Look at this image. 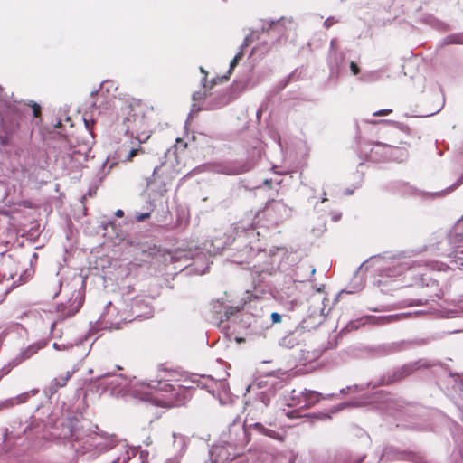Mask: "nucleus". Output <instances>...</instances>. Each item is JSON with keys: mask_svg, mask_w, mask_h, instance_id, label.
Masks as SVG:
<instances>
[{"mask_svg": "<svg viewBox=\"0 0 463 463\" xmlns=\"http://www.w3.org/2000/svg\"><path fill=\"white\" fill-rule=\"evenodd\" d=\"M392 112V109H381L373 113L374 117L385 116Z\"/></svg>", "mask_w": 463, "mask_h": 463, "instance_id": "33", "label": "nucleus"}, {"mask_svg": "<svg viewBox=\"0 0 463 463\" xmlns=\"http://www.w3.org/2000/svg\"><path fill=\"white\" fill-rule=\"evenodd\" d=\"M103 319L110 324V328L118 329L122 323L130 322L132 315L126 309H118L113 307L111 302H109L105 312L103 313Z\"/></svg>", "mask_w": 463, "mask_h": 463, "instance_id": "8", "label": "nucleus"}, {"mask_svg": "<svg viewBox=\"0 0 463 463\" xmlns=\"http://www.w3.org/2000/svg\"><path fill=\"white\" fill-rule=\"evenodd\" d=\"M294 23L291 19L281 18L277 21H262L261 30L266 32L274 42H281L283 38L287 39L288 33L293 30Z\"/></svg>", "mask_w": 463, "mask_h": 463, "instance_id": "6", "label": "nucleus"}, {"mask_svg": "<svg viewBox=\"0 0 463 463\" xmlns=\"http://www.w3.org/2000/svg\"><path fill=\"white\" fill-rule=\"evenodd\" d=\"M462 183H463V175H462V176H461V177H460V178H459V179H458V181H457V182H456L452 186L449 187V188L447 189V192L449 193V192H450V191H452V190L456 189V188H457V187H458Z\"/></svg>", "mask_w": 463, "mask_h": 463, "instance_id": "38", "label": "nucleus"}, {"mask_svg": "<svg viewBox=\"0 0 463 463\" xmlns=\"http://www.w3.org/2000/svg\"><path fill=\"white\" fill-rule=\"evenodd\" d=\"M47 345V342L44 340L38 341L36 343H33L30 345H28L26 348L21 350L18 356L15 358L16 364H19L21 362H24L30 357H32L33 354H35L39 350L44 348Z\"/></svg>", "mask_w": 463, "mask_h": 463, "instance_id": "12", "label": "nucleus"}, {"mask_svg": "<svg viewBox=\"0 0 463 463\" xmlns=\"http://www.w3.org/2000/svg\"><path fill=\"white\" fill-rule=\"evenodd\" d=\"M335 395L334 393H331V394H326V395H323L322 394V397L321 399H333Z\"/></svg>", "mask_w": 463, "mask_h": 463, "instance_id": "45", "label": "nucleus"}, {"mask_svg": "<svg viewBox=\"0 0 463 463\" xmlns=\"http://www.w3.org/2000/svg\"><path fill=\"white\" fill-rule=\"evenodd\" d=\"M61 125V121H58V123L55 125V128H58Z\"/></svg>", "mask_w": 463, "mask_h": 463, "instance_id": "50", "label": "nucleus"}, {"mask_svg": "<svg viewBox=\"0 0 463 463\" xmlns=\"http://www.w3.org/2000/svg\"><path fill=\"white\" fill-rule=\"evenodd\" d=\"M53 348L57 351H61V350H69L71 349L73 345L72 344H63V345H60L58 343H54L53 344Z\"/></svg>", "mask_w": 463, "mask_h": 463, "instance_id": "31", "label": "nucleus"}, {"mask_svg": "<svg viewBox=\"0 0 463 463\" xmlns=\"http://www.w3.org/2000/svg\"><path fill=\"white\" fill-rule=\"evenodd\" d=\"M371 124H378V123H387L392 124L393 126L392 135H393V144L406 145L409 146L407 140L402 138H398L400 134H403L406 137L411 136V128L402 123L390 121V120H371L369 121ZM380 149H383L384 156L387 159L402 162L408 156V151L404 146H397L395 145L385 144L382 142H376L373 150L375 153H378Z\"/></svg>", "mask_w": 463, "mask_h": 463, "instance_id": "4", "label": "nucleus"}, {"mask_svg": "<svg viewBox=\"0 0 463 463\" xmlns=\"http://www.w3.org/2000/svg\"><path fill=\"white\" fill-rule=\"evenodd\" d=\"M315 272H316V269L312 267L311 269H310L311 275H313Z\"/></svg>", "mask_w": 463, "mask_h": 463, "instance_id": "49", "label": "nucleus"}, {"mask_svg": "<svg viewBox=\"0 0 463 463\" xmlns=\"http://www.w3.org/2000/svg\"><path fill=\"white\" fill-rule=\"evenodd\" d=\"M200 71L204 76L202 79V84L203 88H206V81H207V72L204 71L203 67H200Z\"/></svg>", "mask_w": 463, "mask_h": 463, "instance_id": "40", "label": "nucleus"}, {"mask_svg": "<svg viewBox=\"0 0 463 463\" xmlns=\"http://www.w3.org/2000/svg\"><path fill=\"white\" fill-rule=\"evenodd\" d=\"M298 343V338L296 337V335L292 333L283 336L280 340H279V345L282 346V347H285V348H293L294 346H296Z\"/></svg>", "mask_w": 463, "mask_h": 463, "instance_id": "20", "label": "nucleus"}, {"mask_svg": "<svg viewBox=\"0 0 463 463\" xmlns=\"http://www.w3.org/2000/svg\"><path fill=\"white\" fill-rule=\"evenodd\" d=\"M392 449H385L383 453V457L386 458L387 459H402L403 458V453L397 452L395 456L392 455Z\"/></svg>", "mask_w": 463, "mask_h": 463, "instance_id": "24", "label": "nucleus"}, {"mask_svg": "<svg viewBox=\"0 0 463 463\" xmlns=\"http://www.w3.org/2000/svg\"><path fill=\"white\" fill-rule=\"evenodd\" d=\"M83 285L80 288L75 289L70 298V299L58 306V312L62 319L74 316L81 307L84 300V290L82 289Z\"/></svg>", "mask_w": 463, "mask_h": 463, "instance_id": "9", "label": "nucleus"}, {"mask_svg": "<svg viewBox=\"0 0 463 463\" xmlns=\"http://www.w3.org/2000/svg\"><path fill=\"white\" fill-rule=\"evenodd\" d=\"M416 369V364H408L403 366L395 375L394 380H400L402 378H404L408 375H410L414 370Z\"/></svg>", "mask_w": 463, "mask_h": 463, "instance_id": "22", "label": "nucleus"}, {"mask_svg": "<svg viewBox=\"0 0 463 463\" xmlns=\"http://www.w3.org/2000/svg\"><path fill=\"white\" fill-rule=\"evenodd\" d=\"M99 384L109 390L112 395H131L142 401L150 395L151 383L134 378L128 380L121 374L108 373L99 380Z\"/></svg>", "mask_w": 463, "mask_h": 463, "instance_id": "2", "label": "nucleus"}, {"mask_svg": "<svg viewBox=\"0 0 463 463\" xmlns=\"http://www.w3.org/2000/svg\"><path fill=\"white\" fill-rule=\"evenodd\" d=\"M349 404L348 403H343L342 405H340V407L336 410V411H339L341 410L342 408H345L346 406H348Z\"/></svg>", "mask_w": 463, "mask_h": 463, "instance_id": "48", "label": "nucleus"}, {"mask_svg": "<svg viewBox=\"0 0 463 463\" xmlns=\"http://www.w3.org/2000/svg\"><path fill=\"white\" fill-rule=\"evenodd\" d=\"M336 23V20L334 17H329L324 22V25L326 28L331 27L333 24Z\"/></svg>", "mask_w": 463, "mask_h": 463, "instance_id": "35", "label": "nucleus"}, {"mask_svg": "<svg viewBox=\"0 0 463 463\" xmlns=\"http://www.w3.org/2000/svg\"><path fill=\"white\" fill-rule=\"evenodd\" d=\"M32 107H33L34 117H38L40 114V109H41L40 106L37 103L33 102Z\"/></svg>", "mask_w": 463, "mask_h": 463, "instance_id": "41", "label": "nucleus"}, {"mask_svg": "<svg viewBox=\"0 0 463 463\" xmlns=\"http://www.w3.org/2000/svg\"><path fill=\"white\" fill-rule=\"evenodd\" d=\"M195 107H196V104L195 103L193 104V108H192V110H191L189 116H191L194 111H199L201 109V108L196 109Z\"/></svg>", "mask_w": 463, "mask_h": 463, "instance_id": "46", "label": "nucleus"}, {"mask_svg": "<svg viewBox=\"0 0 463 463\" xmlns=\"http://www.w3.org/2000/svg\"><path fill=\"white\" fill-rule=\"evenodd\" d=\"M372 265L375 268V270L379 271L381 276L385 277H396L410 268V264L405 261H402L399 259L394 258H382L374 257L365 262H364L358 269L356 274L353 279L354 286H350L346 292L349 294L360 291L364 288V280L362 276L359 274L364 269H367L368 265Z\"/></svg>", "mask_w": 463, "mask_h": 463, "instance_id": "3", "label": "nucleus"}, {"mask_svg": "<svg viewBox=\"0 0 463 463\" xmlns=\"http://www.w3.org/2000/svg\"><path fill=\"white\" fill-rule=\"evenodd\" d=\"M159 167L154 169L152 177L147 180V186L152 192L162 196L167 191V184L159 175Z\"/></svg>", "mask_w": 463, "mask_h": 463, "instance_id": "10", "label": "nucleus"}, {"mask_svg": "<svg viewBox=\"0 0 463 463\" xmlns=\"http://www.w3.org/2000/svg\"><path fill=\"white\" fill-rule=\"evenodd\" d=\"M139 151H140V150H139V149H137V148H132V149L128 152V155L127 156V157H126L125 161H131V160H132V158H133L134 156H136L138 154V152H139Z\"/></svg>", "mask_w": 463, "mask_h": 463, "instance_id": "32", "label": "nucleus"}, {"mask_svg": "<svg viewBox=\"0 0 463 463\" xmlns=\"http://www.w3.org/2000/svg\"><path fill=\"white\" fill-rule=\"evenodd\" d=\"M206 98V91L205 90H199V91H195L194 94H193V100L194 102L196 101H200V100H203Z\"/></svg>", "mask_w": 463, "mask_h": 463, "instance_id": "28", "label": "nucleus"}, {"mask_svg": "<svg viewBox=\"0 0 463 463\" xmlns=\"http://www.w3.org/2000/svg\"><path fill=\"white\" fill-rule=\"evenodd\" d=\"M285 414L289 419H298V418L302 417L298 409L288 410V411L285 412Z\"/></svg>", "mask_w": 463, "mask_h": 463, "instance_id": "30", "label": "nucleus"}, {"mask_svg": "<svg viewBox=\"0 0 463 463\" xmlns=\"http://www.w3.org/2000/svg\"><path fill=\"white\" fill-rule=\"evenodd\" d=\"M350 69H351V71L353 72L354 75L358 74L359 71H360V69H359L358 65L354 61H352L350 63Z\"/></svg>", "mask_w": 463, "mask_h": 463, "instance_id": "37", "label": "nucleus"}, {"mask_svg": "<svg viewBox=\"0 0 463 463\" xmlns=\"http://www.w3.org/2000/svg\"><path fill=\"white\" fill-rule=\"evenodd\" d=\"M277 205L284 207V205L282 203H277Z\"/></svg>", "mask_w": 463, "mask_h": 463, "instance_id": "53", "label": "nucleus"}, {"mask_svg": "<svg viewBox=\"0 0 463 463\" xmlns=\"http://www.w3.org/2000/svg\"><path fill=\"white\" fill-rule=\"evenodd\" d=\"M71 437L76 440L83 439V436L80 433H79L76 430H71Z\"/></svg>", "mask_w": 463, "mask_h": 463, "instance_id": "42", "label": "nucleus"}, {"mask_svg": "<svg viewBox=\"0 0 463 463\" xmlns=\"http://www.w3.org/2000/svg\"><path fill=\"white\" fill-rule=\"evenodd\" d=\"M334 43H335V40H332V41H331V43H330V45H331V48H333V46H334Z\"/></svg>", "mask_w": 463, "mask_h": 463, "instance_id": "51", "label": "nucleus"}, {"mask_svg": "<svg viewBox=\"0 0 463 463\" xmlns=\"http://www.w3.org/2000/svg\"><path fill=\"white\" fill-rule=\"evenodd\" d=\"M364 325L363 321L360 319V320H356V321H351L345 328V330L346 331H351L353 329H357L359 328L360 326Z\"/></svg>", "mask_w": 463, "mask_h": 463, "instance_id": "27", "label": "nucleus"}, {"mask_svg": "<svg viewBox=\"0 0 463 463\" xmlns=\"http://www.w3.org/2000/svg\"><path fill=\"white\" fill-rule=\"evenodd\" d=\"M222 302H220L217 300L215 303H213V308L215 313H220L222 311Z\"/></svg>", "mask_w": 463, "mask_h": 463, "instance_id": "39", "label": "nucleus"}, {"mask_svg": "<svg viewBox=\"0 0 463 463\" xmlns=\"http://www.w3.org/2000/svg\"><path fill=\"white\" fill-rule=\"evenodd\" d=\"M302 395H304V390L303 391H296L291 390L289 392H288L285 395V400L288 402V407H298V409H301V404H303L302 401Z\"/></svg>", "mask_w": 463, "mask_h": 463, "instance_id": "16", "label": "nucleus"}, {"mask_svg": "<svg viewBox=\"0 0 463 463\" xmlns=\"http://www.w3.org/2000/svg\"><path fill=\"white\" fill-rule=\"evenodd\" d=\"M186 448V439L184 436L175 433H173V452L175 453V458H170L169 461L171 463H178L180 458L184 455Z\"/></svg>", "mask_w": 463, "mask_h": 463, "instance_id": "11", "label": "nucleus"}, {"mask_svg": "<svg viewBox=\"0 0 463 463\" xmlns=\"http://www.w3.org/2000/svg\"><path fill=\"white\" fill-rule=\"evenodd\" d=\"M250 425L252 426L255 430H257L259 432L262 433L265 436H268V437H270L273 439H278V437H279V434L275 430L266 428L260 422H254Z\"/></svg>", "mask_w": 463, "mask_h": 463, "instance_id": "21", "label": "nucleus"}, {"mask_svg": "<svg viewBox=\"0 0 463 463\" xmlns=\"http://www.w3.org/2000/svg\"><path fill=\"white\" fill-rule=\"evenodd\" d=\"M150 217V213H137L136 219L137 222H143Z\"/></svg>", "mask_w": 463, "mask_h": 463, "instance_id": "34", "label": "nucleus"}, {"mask_svg": "<svg viewBox=\"0 0 463 463\" xmlns=\"http://www.w3.org/2000/svg\"><path fill=\"white\" fill-rule=\"evenodd\" d=\"M115 214L117 217H123L124 212L122 210L118 209L116 211Z\"/></svg>", "mask_w": 463, "mask_h": 463, "instance_id": "44", "label": "nucleus"}, {"mask_svg": "<svg viewBox=\"0 0 463 463\" xmlns=\"http://www.w3.org/2000/svg\"><path fill=\"white\" fill-rule=\"evenodd\" d=\"M250 42L251 40L250 36L245 37L243 43L241 45L240 52L234 56V58L230 63L229 74L232 73V71L237 66L239 61L242 59L244 55L243 49L246 48L250 43Z\"/></svg>", "mask_w": 463, "mask_h": 463, "instance_id": "18", "label": "nucleus"}, {"mask_svg": "<svg viewBox=\"0 0 463 463\" xmlns=\"http://www.w3.org/2000/svg\"><path fill=\"white\" fill-rule=\"evenodd\" d=\"M449 265L451 269H463V243L457 246L455 250L451 255L449 256Z\"/></svg>", "mask_w": 463, "mask_h": 463, "instance_id": "15", "label": "nucleus"}, {"mask_svg": "<svg viewBox=\"0 0 463 463\" xmlns=\"http://www.w3.org/2000/svg\"><path fill=\"white\" fill-rule=\"evenodd\" d=\"M36 392H37L36 390H32L31 392H24V393L19 394V395H17L15 397L9 398V399H6V400H5L3 402H0V409H2V408H9V407H13L15 404L24 403V402H25L27 401V399L29 398V396L31 394L34 395Z\"/></svg>", "mask_w": 463, "mask_h": 463, "instance_id": "14", "label": "nucleus"}, {"mask_svg": "<svg viewBox=\"0 0 463 463\" xmlns=\"http://www.w3.org/2000/svg\"><path fill=\"white\" fill-rule=\"evenodd\" d=\"M397 316H389V317H383V321H385V322H391V321H394L396 319Z\"/></svg>", "mask_w": 463, "mask_h": 463, "instance_id": "43", "label": "nucleus"}, {"mask_svg": "<svg viewBox=\"0 0 463 463\" xmlns=\"http://www.w3.org/2000/svg\"><path fill=\"white\" fill-rule=\"evenodd\" d=\"M271 395V390L263 391L257 394L254 401L246 402L247 418L245 421L261 419L270 402Z\"/></svg>", "mask_w": 463, "mask_h": 463, "instance_id": "7", "label": "nucleus"}, {"mask_svg": "<svg viewBox=\"0 0 463 463\" xmlns=\"http://www.w3.org/2000/svg\"><path fill=\"white\" fill-rule=\"evenodd\" d=\"M270 317L273 324L279 323L281 321V316L277 312H273Z\"/></svg>", "mask_w": 463, "mask_h": 463, "instance_id": "36", "label": "nucleus"}, {"mask_svg": "<svg viewBox=\"0 0 463 463\" xmlns=\"http://www.w3.org/2000/svg\"><path fill=\"white\" fill-rule=\"evenodd\" d=\"M333 219H334L335 221H337V220H338V217H337V216H335Z\"/></svg>", "mask_w": 463, "mask_h": 463, "instance_id": "54", "label": "nucleus"}, {"mask_svg": "<svg viewBox=\"0 0 463 463\" xmlns=\"http://www.w3.org/2000/svg\"><path fill=\"white\" fill-rule=\"evenodd\" d=\"M212 463H245L253 461V454L240 455L233 444L228 441L213 446L211 451Z\"/></svg>", "mask_w": 463, "mask_h": 463, "instance_id": "5", "label": "nucleus"}, {"mask_svg": "<svg viewBox=\"0 0 463 463\" xmlns=\"http://www.w3.org/2000/svg\"><path fill=\"white\" fill-rule=\"evenodd\" d=\"M71 373L67 372L65 376H61L58 378H54L49 386V391L52 394L55 393L59 388L63 387L66 385L67 381L71 377Z\"/></svg>", "mask_w": 463, "mask_h": 463, "instance_id": "17", "label": "nucleus"}, {"mask_svg": "<svg viewBox=\"0 0 463 463\" xmlns=\"http://www.w3.org/2000/svg\"><path fill=\"white\" fill-rule=\"evenodd\" d=\"M141 305H142V303H141V302H137H137L135 303V305H134V307H133V310H134V312L136 313V316H137V317H149L152 315V310H151V308L149 307V311H147V312H146V313H144V314L139 313V312H138V308L140 307V306H141ZM146 307L148 308V307H147V306H146Z\"/></svg>", "mask_w": 463, "mask_h": 463, "instance_id": "25", "label": "nucleus"}, {"mask_svg": "<svg viewBox=\"0 0 463 463\" xmlns=\"http://www.w3.org/2000/svg\"><path fill=\"white\" fill-rule=\"evenodd\" d=\"M228 103V99L225 96H220L218 100L215 102H211L207 105V109H217L219 108H222V106L226 105Z\"/></svg>", "mask_w": 463, "mask_h": 463, "instance_id": "23", "label": "nucleus"}, {"mask_svg": "<svg viewBox=\"0 0 463 463\" xmlns=\"http://www.w3.org/2000/svg\"><path fill=\"white\" fill-rule=\"evenodd\" d=\"M57 322H53L52 325V330H53L55 325H56Z\"/></svg>", "mask_w": 463, "mask_h": 463, "instance_id": "52", "label": "nucleus"}, {"mask_svg": "<svg viewBox=\"0 0 463 463\" xmlns=\"http://www.w3.org/2000/svg\"><path fill=\"white\" fill-rule=\"evenodd\" d=\"M238 311H239L238 307H226L225 310H224V317L226 319H229L231 316H232L233 314H235Z\"/></svg>", "mask_w": 463, "mask_h": 463, "instance_id": "29", "label": "nucleus"}, {"mask_svg": "<svg viewBox=\"0 0 463 463\" xmlns=\"http://www.w3.org/2000/svg\"><path fill=\"white\" fill-rule=\"evenodd\" d=\"M448 43L463 44V34H455L447 37Z\"/></svg>", "mask_w": 463, "mask_h": 463, "instance_id": "26", "label": "nucleus"}, {"mask_svg": "<svg viewBox=\"0 0 463 463\" xmlns=\"http://www.w3.org/2000/svg\"><path fill=\"white\" fill-rule=\"evenodd\" d=\"M352 387H346V388H343L341 389L340 392L343 393V394H345L347 393V392L351 389Z\"/></svg>", "mask_w": 463, "mask_h": 463, "instance_id": "47", "label": "nucleus"}, {"mask_svg": "<svg viewBox=\"0 0 463 463\" xmlns=\"http://www.w3.org/2000/svg\"><path fill=\"white\" fill-rule=\"evenodd\" d=\"M160 380H150V395L146 402H153L163 407L184 405L191 397V390L181 385L162 383Z\"/></svg>", "mask_w": 463, "mask_h": 463, "instance_id": "1", "label": "nucleus"}, {"mask_svg": "<svg viewBox=\"0 0 463 463\" xmlns=\"http://www.w3.org/2000/svg\"><path fill=\"white\" fill-rule=\"evenodd\" d=\"M251 168L250 165H241L233 167L226 166L223 173L230 175H241L250 171Z\"/></svg>", "mask_w": 463, "mask_h": 463, "instance_id": "19", "label": "nucleus"}, {"mask_svg": "<svg viewBox=\"0 0 463 463\" xmlns=\"http://www.w3.org/2000/svg\"><path fill=\"white\" fill-rule=\"evenodd\" d=\"M301 397L303 401V404H301V409H308L317 404L321 400L322 393L316 391L304 389V395H302Z\"/></svg>", "mask_w": 463, "mask_h": 463, "instance_id": "13", "label": "nucleus"}]
</instances>
